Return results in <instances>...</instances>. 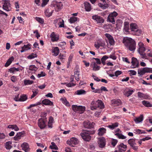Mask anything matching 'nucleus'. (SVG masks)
Returning <instances> with one entry per match:
<instances>
[{
    "mask_svg": "<svg viewBox=\"0 0 152 152\" xmlns=\"http://www.w3.org/2000/svg\"><path fill=\"white\" fill-rule=\"evenodd\" d=\"M127 50L134 52L136 48V43L135 40L128 37H124L122 41Z\"/></svg>",
    "mask_w": 152,
    "mask_h": 152,
    "instance_id": "nucleus-1",
    "label": "nucleus"
},
{
    "mask_svg": "<svg viewBox=\"0 0 152 152\" xmlns=\"http://www.w3.org/2000/svg\"><path fill=\"white\" fill-rule=\"evenodd\" d=\"M94 130H83V132L80 133V135L84 140L89 141L91 139V136L90 135L94 134Z\"/></svg>",
    "mask_w": 152,
    "mask_h": 152,
    "instance_id": "nucleus-2",
    "label": "nucleus"
},
{
    "mask_svg": "<svg viewBox=\"0 0 152 152\" xmlns=\"http://www.w3.org/2000/svg\"><path fill=\"white\" fill-rule=\"evenodd\" d=\"M91 109L93 110L96 109L97 108L103 109L104 108L103 103L101 100H98L95 101H93L91 103Z\"/></svg>",
    "mask_w": 152,
    "mask_h": 152,
    "instance_id": "nucleus-3",
    "label": "nucleus"
},
{
    "mask_svg": "<svg viewBox=\"0 0 152 152\" xmlns=\"http://www.w3.org/2000/svg\"><path fill=\"white\" fill-rule=\"evenodd\" d=\"M139 48L138 52L141 56L142 58L147 59L146 53H144L146 49L144 46L143 43L141 42H140L138 43Z\"/></svg>",
    "mask_w": 152,
    "mask_h": 152,
    "instance_id": "nucleus-4",
    "label": "nucleus"
},
{
    "mask_svg": "<svg viewBox=\"0 0 152 152\" xmlns=\"http://www.w3.org/2000/svg\"><path fill=\"white\" fill-rule=\"evenodd\" d=\"M152 73V69L144 67L138 69V74L139 76H141L146 73Z\"/></svg>",
    "mask_w": 152,
    "mask_h": 152,
    "instance_id": "nucleus-5",
    "label": "nucleus"
},
{
    "mask_svg": "<svg viewBox=\"0 0 152 152\" xmlns=\"http://www.w3.org/2000/svg\"><path fill=\"white\" fill-rule=\"evenodd\" d=\"M72 110L75 112H78L80 113H83L85 110L86 108L85 106H77L73 105L72 106Z\"/></svg>",
    "mask_w": 152,
    "mask_h": 152,
    "instance_id": "nucleus-6",
    "label": "nucleus"
},
{
    "mask_svg": "<svg viewBox=\"0 0 152 152\" xmlns=\"http://www.w3.org/2000/svg\"><path fill=\"white\" fill-rule=\"evenodd\" d=\"M3 1L4 3L3 5V8L4 10L7 11L10 10L11 8L10 1L6 0H4Z\"/></svg>",
    "mask_w": 152,
    "mask_h": 152,
    "instance_id": "nucleus-7",
    "label": "nucleus"
},
{
    "mask_svg": "<svg viewBox=\"0 0 152 152\" xmlns=\"http://www.w3.org/2000/svg\"><path fill=\"white\" fill-rule=\"evenodd\" d=\"M51 6L52 7H54L55 10L58 12L62 8L63 4L61 2H55L51 4Z\"/></svg>",
    "mask_w": 152,
    "mask_h": 152,
    "instance_id": "nucleus-8",
    "label": "nucleus"
},
{
    "mask_svg": "<svg viewBox=\"0 0 152 152\" xmlns=\"http://www.w3.org/2000/svg\"><path fill=\"white\" fill-rule=\"evenodd\" d=\"M117 148L118 150H116L114 152H124L126 150L127 146L123 143H121L118 145Z\"/></svg>",
    "mask_w": 152,
    "mask_h": 152,
    "instance_id": "nucleus-9",
    "label": "nucleus"
},
{
    "mask_svg": "<svg viewBox=\"0 0 152 152\" xmlns=\"http://www.w3.org/2000/svg\"><path fill=\"white\" fill-rule=\"evenodd\" d=\"M92 19L95 20L97 23L102 24L104 22V21L102 17L96 15L92 16Z\"/></svg>",
    "mask_w": 152,
    "mask_h": 152,
    "instance_id": "nucleus-10",
    "label": "nucleus"
},
{
    "mask_svg": "<svg viewBox=\"0 0 152 152\" xmlns=\"http://www.w3.org/2000/svg\"><path fill=\"white\" fill-rule=\"evenodd\" d=\"M83 124L85 128L89 129L93 128L95 124L94 123H91L88 121H84Z\"/></svg>",
    "mask_w": 152,
    "mask_h": 152,
    "instance_id": "nucleus-11",
    "label": "nucleus"
},
{
    "mask_svg": "<svg viewBox=\"0 0 152 152\" xmlns=\"http://www.w3.org/2000/svg\"><path fill=\"white\" fill-rule=\"evenodd\" d=\"M78 143V140L76 138L72 137L70 139V141H67V143L71 146L73 147V145H76Z\"/></svg>",
    "mask_w": 152,
    "mask_h": 152,
    "instance_id": "nucleus-12",
    "label": "nucleus"
},
{
    "mask_svg": "<svg viewBox=\"0 0 152 152\" xmlns=\"http://www.w3.org/2000/svg\"><path fill=\"white\" fill-rule=\"evenodd\" d=\"M22 149L25 152H28L30 151V148L28 144L26 142H23L21 145Z\"/></svg>",
    "mask_w": 152,
    "mask_h": 152,
    "instance_id": "nucleus-13",
    "label": "nucleus"
},
{
    "mask_svg": "<svg viewBox=\"0 0 152 152\" xmlns=\"http://www.w3.org/2000/svg\"><path fill=\"white\" fill-rule=\"evenodd\" d=\"M38 124L39 126L41 129H44L46 126L45 120L42 119H40L39 120Z\"/></svg>",
    "mask_w": 152,
    "mask_h": 152,
    "instance_id": "nucleus-14",
    "label": "nucleus"
},
{
    "mask_svg": "<svg viewBox=\"0 0 152 152\" xmlns=\"http://www.w3.org/2000/svg\"><path fill=\"white\" fill-rule=\"evenodd\" d=\"M132 61L131 63L132 65L131 66L132 68H134L138 67L139 66V63L137 59L133 57L132 58Z\"/></svg>",
    "mask_w": 152,
    "mask_h": 152,
    "instance_id": "nucleus-15",
    "label": "nucleus"
},
{
    "mask_svg": "<svg viewBox=\"0 0 152 152\" xmlns=\"http://www.w3.org/2000/svg\"><path fill=\"white\" fill-rule=\"evenodd\" d=\"M105 44L104 42L103 41L98 40L94 44V46L97 49H99L100 46L104 47Z\"/></svg>",
    "mask_w": 152,
    "mask_h": 152,
    "instance_id": "nucleus-16",
    "label": "nucleus"
},
{
    "mask_svg": "<svg viewBox=\"0 0 152 152\" xmlns=\"http://www.w3.org/2000/svg\"><path fill=\"white\" fill-rule=\"evenodd\" d=\"M55 22L56 23H58V24L59 25V27H64V20L61 18H59L56 19Z\"/></svg>",
    "mask_w": 152,
    "mask_h": 152,
    "instance_id": "nucleus-17",
    "label": "nucleus"
},
{
    "mask_svg": "<svg viewBox=\"0 0 152 152\" xmlns=\"http://www.w3.org/2000/svg\"><path fill=\"white\" fill-rule=\"evenodd\" d=\"M42 104L45 105L53 106V102L48 99H45L42 101Z\"/></svg>",
    "mask_w": 152,
    "mask_h": 152,
    "instance_id": "nucleus-18",
    "label": "nucleus"
},
{
    "mask_svg": "<svg viewBox=\"0 0 152 152\" xmlns=\"http://www.w3.org/2000/svg\"><path fill=\"white\" fill-rule=\"evenodd\" d=\"M50 36L51 38V40L52 42L57 41L59 39V36L56 34L54 32H53L51 33Z\"/></svg>",
    "mask_w": 152,
    "mask_h": 152,
    "instance_id": "nucleus-19",
    "label": "nucleus"
},
{
    "mask_svg": "<svg viewBox=\"0 0 152 152\" xmlns=\"http://www.w3.org/2000/svg\"><path fill=\"white\" fill-rule=\"evenodd\" d=\"M31 44L29 43L27 45H24L23 46L21 47L22 50L20 51L21 53L23 52L26 50L31 49Z\"/></svg>",
    "mask_w": 152,
    "mask_h": 152,
    "instance_id": "nucleus-20",
    "label": "nucleus"
},
{
    "mask_svg": "<svg viewBox=\"0 0 152 152\" xmlns=\"http://www.w3.org/2000/svg\"><path fill=\"white\" fill-rule=\"evenodd\" d=\"M53 10L51 9H48L45 11V13L46 16L49 17L52 15Z\"/></svg>",
    "mask_w": 152,
    "mask_h": 152,
    "instance_id": "nucleus-21",
    "label": "nucleus"
},
{
    "mask_svg": "<svg viewBox=\"0 0 152 152\" xmlns=\"http://www.w3.org/2000/svg\"><path fill=\"white\" fill-rule=\"evenodd\" d=\"M23 133L22 132L18 133L16 135L13 137L14 140L15 141L19 140L23 136Z\"/></svg>",
    "mask_w": 152,
    "mask_h": 152,
    "instance_id": "nucleus-22",
    "label": "nucleus"
},
{
    "mask_svg": "<svg viewBox=\"0 0 152 152\" xmlns=\"http://www.w3.org/2000/svg\"><path fill=\"white\" fill-rule=\"evenodd\" d=\"M84 4L86 10L88 12L90 11L91 10V4L87 2H85Z\"/></svg>",
    "mask_w": 152,
    "mask_h": 152,
    "instance_id": "nucleus-23",
    "label": "nucleus"
},
{
    "mask_svg": "<svg viewBox=\"0 0 152 152\" xmlns=\"http://www.w3.org/2000/svg\"><path fill=\"white\" fill-rule=\"evenodd\" d=\"M99 146L100 148H103L105 145V140L104 138H102L100 139L99 142Z\"/></svg>",
    "mask_w": 152,
    "mask_h": 152,
    "instance_id": "nucleus-24",
    "label": "nucleus"
},
{
    "mask_svg": "<svg viewBox=\"0 0 152 152\" xmlns=\"http://www.w3.org/2000/svg\"><path fill=\"white\" fill-rule=\"evenodd\" d=\"M143 119L142 115H140L139 117H136L134 119V121L136 123L138 124L142 122Z\"/></svg>",
    "mask_w": 152,
    "mask_h": 152,
    "instance_id": "nucleus-25",
    "label": "nucleus"
},
{
    "mask_svg": "<svg viewBox=\"0 0 152 152\" xmlns=\"http://www.w3.org/2000/svg\"><path fill=\"white\" fill-rule=\"evenodd\" d=\"M134 90L128 89L126 90L124 93V95L127 97L130 96L134 92Z\"/></svg>",
    "mask_w": 152,
    "mask_h": 152,
    "instance_id": "nucleus-26",
    "label": "nucleus"
},
{
    "mask_svg": "<svg viewBox=\"0 0 152 152\" xmlns=\"http://www.w3.org/2000/svg\"><path fill=\"white\" fill-rule=\"evenodd\" d=\"M23 69V68H16L15 67H13L12 68H10L9 69V72H10L11 73H13L15 72H17L19 71L20 70L22 71Z\"/></svg>",
    "mask_w": 152,
    "mask_h": 152,
    "instance_id": "nucleus-27",
    "label": "nucleus"
},
{
    "mask_svg": "<svg viewBox=\"0 0 152 152\" xmlns=\"http://www.w3.org/2000/svg\"><path fill=\"white\" fill-rule=\"evenodd\" d=\"M106 129L103 127L100 128L98 130V134L99 135L102 136L106 132Z\"/></svg>",
    "mask_w": 152,
    "mask_h": 152,
    "instance_id": "nucleus-28",
    "label": "nucleus"
},
{
    "mask_svg": "<svg viewBox=\"0 0 152 152\" xmlns=\"http://www.w3.org/2000/svg\"><path fill=\"white\" fill-rule=\"evenodd\" d=\"M137 95L138 97L140 98H143L145 99H148L149 96L148 95L145 94L140 92H138L137 93Z\"/></svg>",
    "mask_w": 152,
    "mask_h": 152,
    "instance_id": "nucleus-29",
    "label": "nucleus"
},
{
    "mask_svg": "<svg viewBox=\"0 0 152 152\" xmlns=\"http://www.w3.org/2000/svg\"><path fill=\"white\" fill-rule=\"evenodd\" d=\"M130 28L132 31H137L138 27L135 23H132L130 25Z\"/></svg>",
    "mask_w": 152,
    "mask_h": 152,
    "instance_id": "nucleus-30",
    "label": "nucleus"
},
{
    "mask_svg": "<svg viewBox=\"0 0 152 152\" xmlns=\"http://www.w3.org/2000/svg\"><path fill=\"white\" fill-rule=\"evenodd\" d=\"M119 125V124L117 122H116L112 124L111 125H109L107 126L108 128L110 129L113 130L115 128L117 127Z\"/></svg>",
    "mask_w": 152,
    "mask_h": 152,
    "instance_id": "nucleus-31",
    "label": "nucleus"
},
{
    "mask_svg": "<svg viewBox=\"0 0 152 152\" xmlns=\"http://www.w3.org/2000/svg\"><path fill=\"white\" fill-rule=\"evenodd\" d=\"M14 60V58L13 56L11 57L7 60V62L5 65V67H7L11 63L12 61Z\"/></svg>",
    "mask_w": 152,
    "mask_h": 152,
    "instance_id": "nucleus-32",
    "label": "nucleus"
},
{
    "mask_svg": "<svg viewBox=\"0 0 152 152\" xmlns=\"http://www.w3.org/2000/svg\"><path fill=\"white\" fill-rule=\"evenodd\" d=\"M52 52L53 53V55L55 56H58L59 53V49L58 47H56L54 48Z\"/></svg>",
    "mask_w": 152,
    "mask_h": 152,
    "instance_id": "nucleus-33",
    "label": "nucleus"
},
{
    "mask_svg": "<svg viewBox=\"0 0 152 152\" xmlns=\"http://www.w3.org/2000/svg\"><path fill=\"white\" fill-rule=\"evenodd\" d=\"M8 128L14 129L15 131H17L19 130V129L16 125H10L8 126Z\"/></svg>",
    "mask_w": 152,
    "mask_h": 152,
    "instance_id": "nucleus-34",
    "label": "nucleus"
},
{
    "mask_svg": "<svg viewBox=\"0 0 152 152\" xmlns=\"http://www.w3.org/2000/svg\"><path fill=\"white\" fill-rule=\"evenodd\" d=\"M100 67L97 65L96 62L93 63V66L92 70L94 71H96L99 70L100 69Z\"/></svg>",
    "mask_w": 152,
    "mask_h": 152,
    "instance_id": "nucleus-35",
    "label": "nucleus"
},
{
    "mask_svg": "<svg viewBox=\"0 0 152 152\" xmlns=\"http://www.w3.org/2000/svg\"><path fill=\"white\" fill-rule=\"evenodd\" d=\"M113 102L116 106H118L121 104V102L120 99H114L113 100Z\"/></svg>",
    "mask_w": 152,
    "mask_h": 152,
    "instance_id": "nucleus-36",
    "label": "nucleus"
},
{
    "mask_svg": "<svg viewBox=\"0 0 152 152\" xmlns=\"http://www.w3.org/2000/svg\"><path fill=\"white\" fill-rule=\"evenodd\" d=\"M129 24L128 22H125L124 23V31L126 32H128L129 31Z\"/></svg>",
    "mask_w": 152,
    "mask_h": 152,
    "instance_id": "nucleus-37",
    "label": "nucleus"
},
{
    "mask_svg": "<svg viewBox=\"0 0 152 152\" xmlns=\"http://www.w3.org/2000/svg\"><path fill=\"white\" fill-rule=\"evenodd\" d=\"M142 104L147 107H152V104L149 102L146 101H143L142 102Z\"/></svg>",
    "mask_w": 152,
    "mask_h": 152,
    "instance_id": "nucleus-38",
    "label": "nucleus"
},
{
    "mask_svg": "<svg viewBox=\"0 0 152 152\" xmlns=\"http://www.w3.org/2000/svg\"><path fill=\"white\" fill-rule=\"evenodd\" d=\"M86 91L83 89H80L77 90L75 92L76 94L78 95H80L82 94H85Z\"/></svg>",
    "mask_w": 152,
    "mask_h": 152,
    "instance_id": "nucleus-39",
    "label": "nucleus"
},
{
    "mask_svg": "<svg viewBox=\"0 0 152 152\" xmlns=\"http://www.w3.org/2000/svg\"><path fill=\"white\" fill-rule=\"evenodd\" d=\"M115 18L113 16L109 15L107 18V21L110 22L114 23H115V20L114 19Z\"/></svg>",
    "mask_w": 152,
    "mask_h": 152,
    "instance_id": "nucleus-40",
    "label": "nucleus"
},
{
    "mask_svg": "<svg viewBox=\"0 0 152 152\" xmlns=\"http://www.w3.org/2000/svg\"><path fill=\"white\" fill-rule=\"evenodd\" d=\"M109 58L108 56L106 55H104L103 56L101 59V61L102 63L103 64V65L105 64V61Z\"/></svg>",
    "mask_w": 152,
    "mask_h": 152,
    "instance_id": "nucleus-41",
    "label": "nucleus"
},
{
    "mask_svg": "<svg viewBox=\"0 0 152 152\" xmlns=\"http://www.w3.org/2000/svg\"><path fill=\"white\" fill-rule=\"evenodd\" d=\"M74 75L76 80L78 81L79 80V71L77 70L75 71L74 72Z\"/></svg>",
    "mask_w": 152,
    "mask_h": 152,
    "instance_id": "nucleus-42",
    "label": "nucleus"
},
{
    "mask_svg": "<svg viewBox=\"0 0 152 152\" xmlns=\"http://www.w3.org/2000/svg\"><path fill=\"white\" fill-rule=\"evenodd\" d=\"M78 18L77 17H72L69 19V22L71 23H74L77 20Z\"/></svg>",
    "mask_w": 152,
    "mask_h": 152,
    "instance_id": "nucleus-43",
    "label": "nucleus"
},
{
    "mask_svg": "<svg viewBox=\"0 0 152 152\" xmlns=\"http://www.w3.org/2000/svg\"><path fill=\"white\" fill-rule=\"evenodd\" d=\"M99 6L100 7L102 8L103 9H105L108 8L109 7L108 4L106 3H104V4L101 3L98 4Z\"/></svg>",
    "mask_w": 152,
    "mask_h": 152,
    "instance_id": "nucleus-44",
    "label": "nucleus"
},
{
    "mask_svg": "<svg viewBox=\"0 0 152 152\" xmlns=\"http://www.w3.org/2000/svg\"><path fill=\"white\" fill-rule=\"evenodd\" d=\"M115 135L118 137L119 139H124L126 138V137L121 133H116L115 134Z\"/></svg>",
    "mask_w": 152,
    "mask_h": 152,
    "instance_id": "nucleus-45",
    "label": "nucleus"
},
{
    "mask_svg": "<svg viewBox=\"0 0 152 152\" xmlns=\"http://www.w3.org/2000/svg\"><path fill=\"white\" fill-rule=\"evenodd\" d=\"M12 142L10 141L7 142L5 144V148L7 149H10L12 148Z\"/></svg>",
    "mask_w": 152,
    "mask_h": 152,
    "instance_id": "nucleus-46",
    "label": "nucleus"
},
{
    "mask_svg": "<svg viewBox=\"0 0 152 152\" xmlns=\"http://www.w3.org/2000/svg\"><path fill=\"white\" fill-rule=\"evenodd\" d=\"M51 145H50V148L51 149H54L55 150H57L58 149V148L57 146V145H56L55 143L52 142L51 143Z\"/></svg>",
    "mask_w": 152,
    "mask_h": 152,
    "instance_id": "nucleus-47",
    "label": "nucleus"
},
{
    "mask_svg": "<svg viewBox=\"0 0 152 152\" xmlns=\"http://www.w3.org/2000/svg\"><path fill=\"white\" fill-rule=\"evenodd\" d=\"M73 57V55L72 54H71L68 58V61L67 64L69 65L72 61V58Z\"/></svg>",
    "mask_w": 152,
    "mask_h": 152,
    "instance_id": "nucleus-48",
    "label": "nucleus"
},
{
    "mask_svg": "<svg viewBox=\"0 0 152 152\" xmlns=\"http://www.w3.org/2000/svg\"><path fill=\"white\" fill-rule=\"evenodd\" d=\"M33 83V81L32 80H24V83L25 85H31Z\"/></svg>",
    "mask_w": 152,
    "mask_h": 152,
    "instance_id": "nucleus-49",
    "label": "nucleus"
},
{
    "mask_svg": "<svg viewBox=\"0 0 152 152\" xmlns=\"http://www.w3.org/2000/svg\"><path fill=\"white\" fill-rule=\"evenodd\" d=\"M128 143L130 145L133 144H136L135 142V140L133 139H131L128 140Z\"/></svg>",
    "mask_w": 152,
    "mask_h": 152,
    "instance_id": "nucleus-50",
    "label": "nucleus"
},
{
    "mask_svg": "<svg viewBox=\"0 0 152 152\" xmlns=\"http://www.w3.org/2000/svg\"><path fill=\"white\" fill-rule=\"evenodd\" d=\"M20 101H24L27 99L26 96L25 95H21L20 98Z\"/></svg>",
    "mask_w": 152,
    "mask_h": 152,
    "instance_id": "nucleus-51",
    "label": "nucleus"
},
{
    "mask_svg": "<svg viewBox=\"0 0 152 152\" xmlns=\"http://www.w3.org/2000/svg\"><path fill=\"white\" fill-rule=\"evenodd\" d=\"M35 19L37 21L41 24H43L44 22L43 19L40 18L36 17L35 18Z\"/></svg>",
    "mask_w": 152,
    "mask_h": 152,
    "instance_id": "nucleus-52",
    "label": "nucleus"
},
{
    "mask_svg": "<svg viewBox=\"0 0 152 152\" xmlns=\"http://www.w3.org/2000/svg\"><path fill=\"white\" fill-rule=\"evenodd\" d=\"M37 68L34 65H31L29 67V69L30 70L36 71Z\"/></svg>",
    "mask_w": 152,
    "mask_h": 152,
    "instance_id": "nucleus-53",
    "label": "nucleus"
},
{
    "mask_svg": "<svg viewBox=\"0 0 152 152\" xmlns=\"http://www.w3.org/2000/svg\"><path fill=\"white\" fill-rule=\"evenodd\" d=\"M62 102L66 106H70V104L69 102L67 101L66 99H63L62 100Z\"/></svg>",
    "mask_w": 152,
    "mask_h": 152,
    "instance_id": "nucleus-54",
    "label": "nucleus"
},
{
    "mask_svg": "<svg viewBox=\"0 0 152 152\" xmlns=\"http://www.w3.org/2000/svg\"><path fill=\"white\" fill-rule=\"evenodd\" d=\"M33 94L31 96V98L32 99L38 93V90H36L32 91Z\"/></svg>",
    "mask_w": 152,
    "mask_h": 152,
    "instance_id": "nucleus-55",
    "label": "nucleus"
},
{
    "mask_svg": "<svg viewBox=\"0 0 152 152\" xmlns=\"http://www.w3.org/2000/svg\"><path fill=\"white\" fill-rule=\"evenodd\" d=\"M37 57V55L36 54L32 53L28 56V58L29 59H32Z\"/></svg>",
    "mask_w": 152,
    "mask_h": 152,
    "instance_id": "nucleus-56",
    "label": "nucleus"
},
{
    "mask_svg": "<svg viewBox=\"0 0 152 152\" xmlns=\"http://www.w3.org/2000/svg\"><path fill=\"white\" fill-rule=\"evenodd\" d=\"M118 142V140L116 139H113L111 143L113 146L115 147Z\"/></svg>",
    "mask_w": 152,
    "mask_h": 152,
    "instance_id": "nucleus-57",
    "label": "nucleus"
},
{
    "mask_svg": "<svg viewBox=\"0 0 152 152\" xmlns=\"http://www.w3.org/2000/svg\"><path fill=\"white\" fill-rule=\"evenodd\" d=\"M136 30L134 31V33H133L134 34L139 36L142 33V31L141 30L137 29Z\"/></svg>",
    "mask_w": 152,
    "mask_h": 152,
    "instance_id": "nucleus-58",
    "label": "nucleus"
},
{
    "mask_svg": "<svg viewBox=\"0 0 152 152\" xmlns=\"http://www.w3.org/2000/svg\"><path fill=\"white\" fill-rule=\"evenodd\" d=\"M148 51H147V55L150 57H152V51H151L150 49H147Z\"/></svg>",
    "mask_w": 152,
    "mask_h": 152,
    "instance_id": "nucleus-59",
    "label": "nucleus"
},
{
    "mask_svg": "<svg viewBox=\"0 0 152 152\" xmlns=\"http://www.w3.org/2000/svg\"><path fill=\"white\" fill-rule=\"evenodd\" d=\"M66 43L65 42H61L59 44V46L61 47L63 49H65V45H66Z\"/></svg>",
    "mask_w": 152,
    "mask_h": 152,
    "instance_id": "nucleus-60",
    "label": "nucleus"
},
{
    "mask_svg": "<svg viewBox=\"0 0 152 152\" xmlns=\"http://www.w3.org/2000/svg\"><path fill=\"white\" fill-rule=\"evenodd\" d=\"M64 84H65L67 87H72L75 86V84L72 83H65Z\"/></svg>",
    "mask_w": 152,
    "mask_h": 152,
    "instance_id": "nucleus-61",
    "label": "nucleus"
},
{
    "mask_svg": "<svg viewBox=\"0 0 152 152\" xmlns=\"http://www.w3.org/2000/svg\"><path fill=\"white\" fill-rule=\"evenodd\" d=\"M49 0H42V3L41 4L42 7H44L47 4L48 2L49 1Z\"/></svg>",
    "mask_w": 152,
    "mask_h": 152,
    "instance_id": "nucleus-62",
    "label": "nucleus"
},
{
    "mask_svg": "<svg viewBox=\"0 0 152 152\" xmlns=\"http://www.w3.org/2000/svg\"><path fill=\"white\" fill-rule=\"evenodd\" d=\"M46 75L45 73L43 72H42L38 74L37 75V76L39 78L42 77H44Z\"/></svg>",
    "mask_w": 152,
    "mask_h": 152,
    "instance_id": "nucleus-63",
    "label": "nucleus"
},
{
    "mask_svg": "<svg viewBox=\"0 0 152 152\" xmlns=\"http://www.w3.org/2000/svg\"><path fill=\"white\" fill-rule=\"evenodd\" d=\"M118 13L116 12L115 11H114L113 12L110 13L109 15L115 18L116 17Z\"/></svg>",
    "mask_w": 152,
    "mask_h": 152,
    "instance_id": "nucleus-64",
    "label": "nucleus"
}]
</instances>
